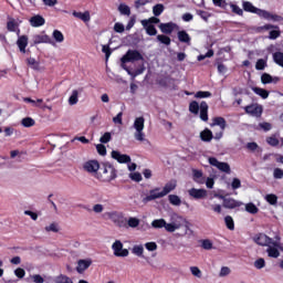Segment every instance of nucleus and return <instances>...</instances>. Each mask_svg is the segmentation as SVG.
Masks as SVG:
<instances>
[{
  "label": "nucleus",
  "instance_id": "13",
  "mask_svg": "<svg viewBox=\"0 0 283 283\" xmlns=\"http://www.w3.org/2000/svg\"><path fill=\"white\" fill-rule=\"evenodd\" d=\"M221 200H223V207L226 209H237V207H242V201H237L233 198H226L224 196H218Z\"/></svg>",
  "mask_w": 283,
  "mask_h": 283
},
{
  "label": "nucleus",
  "instance_id": "61",
  "mask_svg": "<svg viewBox=\"0 0 283 283\" xmlns=\"http://www.w3.org/2000/svg\"><path fill=\"white\" fill-rule=\"evenodd\" d=\"M273 176L276 180H282V178H283L282 168H275L274 171H273Z\"/></svg>",
  "mask_w": 283,
  "mask_h": 283
},
{
  "label": "nucleus",
  "instance_id": "33",
  "mask_svg": "<svg viewBox=\"0 0 283 283\" xmlns=\"http://www.w3.org/2000/svg\"><path fill=\"white\" fill-rule=\"evenodd\" d=\"M245 211L248 213H251L252 216H255V213H258L260 209L258 208V206H255V203L249 202L245 205Z\"/></svg>",
  "mask_w": 283,
  "mask_h": 283
},
{
  "label": "nucleus",
  "instance_id": "49",
  "mask_svg": "<svg viewBox=\"0 0 283 283\" xmlns=\"http://www.w3.org/2000/svg\"><path fill=\"white\" fill-rule=\"evenodd\" d=\"M17 21H14V19H11L7 22V29L9 32H15L17 31Z\"/></svg>",
  "mask_w": 283,
  "mask_h": 283
},
{
  "label": "nucleus",
  "instance_id": "62",
  "mask_svg": "<svg viewBox=\"0 0 283 283\" xmlns=\"http://www.w3.org/2000/svg\"><path fill=\"white\" fill-rule=\"evenodd\" d=\"M254 266L255 269H264V266H266V262L264 261V259H258L255 262H254Z\"/></svg>",
  "mask_w": 283,
  "mask_h": 283
},
{
  "label": "nucleus",
  "instance_id": "3",
  "mask_svg": "<svg viewBox=\"0 0 283 283\" xmlns=\"http://www.w3.org/2000/svg\"><path fill=\"white\" fill-rule=\"evenodd\" d=\"M185 222L186 220L182 218V216L174 212L170 214L169 223L166 226V231H168V233H174V231L182 229Z\"/></svg>",
  "mask_w": 283,
  "mask_h": 283
},
{
  "label": "nucleus",
  "instance_id": "29",
  "mask_svg": "<svg viewBox=\"0 0 283 283\" xmlns=\"http://www.w3.org/2000/svg\"><path fill=\"white\" fill-rule=\"evenodd\" d=\"M252 92H254V94H256L258 96H260L263 99L269 98V91L258 87V86H253L252 87Z\"/></svg>",
  "mask_w": 283,
  "mask_h": 283
},
{
  "label": "nucleus",
  "instance_id": "59",
  "mask_svg": "<svg viewBox=\"0 0 283 283\" xmlns=\"http://www.w3.org/2000/svg\"><path fill=\"white\" fill-rule=\"evenodd\" d=\"M145 249H147V251H157L158 244L156 242H147L145 243Z\"/></svg>",
  "mask_w": 283,
  "mask_h": 283
},
{
  "label": "nucleus",
  "instance_id": "25",
  "mask_svg": "<svg viewBox=\"0 0 283 283\" xmlns=\"http://www.w3.org/2000/svg\"><path fill=\"white\" fill-rule=\"evenodd\" d=\"M73 17H75L76 19H81V21H84V23H90L92 19V17L90 15V11H85L84 13L74 11Z\"/></svg>",
  "mask_w": 283,
  "mask_h": 283
},
{
  "label": "nucleus",
  "instance_id": "55",
  "mask_svg": "<svg viewBox=\"0 0 283 283\" xmlns=\"http://www.w3.org/2000/svg\"><path fill=\"white\" fill-rule=\"evenodd\" d=\"M227 275H231V269L229 266H222L219 273V277H227Z\"/></svg>",
  "mask_w": 283,
  "mask_h": 283
},
{
  "label": "nucleus",
  "instance_id": "11",
  "mask_svg": "<svg viewBox=\"0 0 283 283\" xmlns=\"http://www.w3.org/2000/svg\"><path fill=\"white\" fill-rule=\"evenodd\" d=\"M209 164L212 167H217L219 171H223V174H231V166H229L227 163L219 161L216 157H210Z\"/></svg>",
  "mask_w": 283,
  "mask_h": 283
},
{
  "label": "nucleus",
  "instance_id": "9",
  "mask_svg": "<svg viewBox=\"0 0 283 283\" xmlns=\"http://www.w3.org/2000/svg\"><path fill=\"white\" fill-rule=\"evenodd\" d=\"M108 218L109 220H112V222H114V224H116V227L119 228L125 227V222H127V219L125 218L123 212L118 211L108 212Z\"/></svg>",
  "mask_w": 283,
  "mask_h": 283
},
{
  "label": "nucleus",
  "instance_id": "2",
  "mask_svg": "<svg viewBox=\"0 0 283 283\" xmlns=\"http://www.w3.org/2000/svg\"><path fill=\"white\" fill-rule=\"evenodd\" d=\"M189 113L190 114H195L196 116H198V114H200V118L207 123V120H209V104H207V102H201L200 104H198V102L192 101L189 104Z\"/></svg>",
  "mask_w": 283,
  "mask_h": 283
},
{
  "label": "nucleus",
  "instance_id": "47",
  "mask_svg": "<svg viewBox=\"0 0 283 283\" xmlns=\"http://www.w3.org/2000/svg\"><path fill=\"white\" fill-rule=\"evenodd\" d=\"M44 229H45V231H46L48 233H50V232L59 233V223L53 222V223H51L50 226H46Z\"/></svg>",
  "mask_w": 283,
  "mask_h": 283
},
{
  "label": "nucleus",
  "instance_id": "32",
  "mask_svg": "<svg viewBox=\"0 0 283 283\" xmlns=\"http://www.w3.org/2000/svg\"><path fill=\"white\" fill-rule=\"evenodd\" d=\"M168 200L174 207H180L182 205V200L177 195H169Z\"/></svg>",
  "mask_w": 283,
  "mask_h": 283
},
{
  "label": "nucleus",
  "instance_id": "28",
  "mask_svg": "<svg viewBox=\"0 0 283 283\" xmlns=\"http://www.w3.org/2000/svg\"><path fill=\"white\" fill-rule=\"evenodd\" d=\"M153 229H166L167 230V221L165 219H155L151 222Z\"/></svg>",
  "mask_w": 283,
  "mask_h": 283
},
{
  "label": "nucleus",
  "instance_id": "56",
  "mask_svg": "<svg viewBox=\"0 0 283 283\" xmlns=\"http://www.w3.org/2000/svg\"><path fill=\"white\" fill-rule=\"evenodd\" d=\"M266 67V61L264 59H260L256 61L255 70L262 71Z\"/></svg>",
  "mask_w": 283,
  "mask_h": 283
},
{
  "label": "nucleus",
  "instance_id": "31",
  "mask_svg": "<svg viewBox=\"0 0 283 283\" xmlns=\"http://www.w3.org/2000/svg\"><path fill=\"white\" fill-rule=\"evenodd\" d=\"M143 28L146 30V34H148V36H156L158 34V30L154 24H146L143 25Z\"/></svg>",
  "mask_w": 283,
  "mask_h": 283
},
{
  "label": "nucleus",
  "instance_id": "22",
  "mask_svg": "<svg viewBox=\"0 0 283 283\" xmlns=\"http://www.w3.org/2000/svg\"><path fill=\"white\" fill-rule=\"evenodd\" d=\"M177 38L180 43H186V45H191V35L187 31L181 30L177 32Z\"/></svg>",
  "mask_w": 283,
  "mask_h": 283
},
{
  "label": "nucleus",
  "instance_id": "38",
  "mask_svg": "<svg viewBox=\"0 0 283 283\" xmlns=\"http://www.w3.org/2000/svg\"><path fill=\"white\" fill-rule=\"evenodd\" d=\"M224 222H226L227 229H229L230 231H233L235 229V222L233 221V217L227 216L224 218Z\"/></svg>",
  "mask_w": 283,
  "mask_h": 283
},
{
  "label": "nucleus",
  "instance_id": "14",
  "mask_svg": "<svg viewBox=\"0 0 283 283\" xmlns=\"http://www.w3.org/2000/svg\"><path fill=\"white\" fill-rule=\"evenodd\" d=\"M159 198H165L163 191H160V188H154L149 191V196H146L143 199V202L144 205H147V202H151V200H158Z\"/></svg>",
  "mask_w": 283,
  "mask_h": 283
},
{
  "label": "nucleus",
  "instance_id": "15",
  "mask_svg": "<svg viewBox=\"0 0 283 283\" xmlns=\"http://www.w3.org/2000/svg\"><path fill=\"white\" fill-rule=\"evenodd\" d=\"M33 45H39L41 43H49L50 45H54V41L48 34H35L32 38Z\"/></svg>",
  "mask_w": 283,
  "mask_h": 283
},
{
  "label": "nucleus",
  "instance_id": "42",
  "mask_svg": "<svg viewBox=\"0 0 283 283\" xmlns=\"http://www.w3.org/2000/svg\"><path fill=\"white\" fill-rule=\"evenodd\" d=\"M35 124H36V122H34V119L32 117H24L21 120V125L23 127H34Z\"/></svg>",
  "mask_w": 283,
  "mask_h": 283
},
{
  "label": "nucleus",
  "instance_id": "54",
  "mask_svg": "<svg viewBox=\"0 0 283 283\" xmlns=\"http://www.w3.org/2000/svg\"><path fill=\"white\" fill-rule=\"evenodd\" d=\"M230 8L234 14H238L239 17H242L244 14V11L238 6V4H230Z\"/></svg>",
  "mask_w": 283,
  "mask_h": 283
},
{
  "label": "nucleus",
  "instance_id": "37",
  "mask_svg": "<svg viewBox=\"0 0 283 283\" xmlns=\"http://www.w3.org/2000/svg\"><path fill=\"white\" fill-rule=\"evenodd\" d=\"M118 11L120 12V14H124L126 17H129V14H132V9L125 3L119 4Z\"/></svg>",
  "mask_w": 283,
  "mask_h": 283
},
{
  "label": "nucleus",
  "instance_id": "41",
  "mask_svg": "<svg viewBox=\"0 0 283 283\" xmlns=\"http://www.w3.org/2000/svg\"><path fill=\"white\" fill-rule=\"evenodd\" d=\"M53 39L56 41V43H63V41H65V36L59 30L53 31Z\"/></svg>",
  "mask_w": 283,
  "mask_h": 283
},
{
  "label": "nucleus",
  "instance_id": "6",
  "mask_svg": "<svg viewBox=\"0 0 283 283\" xmlns=\"http://www.w3.org/2000/svg\"><path fill=\"white\" fill-rule=\"evenodd\" d=\"M220 127L221 132L216 133L214 138L216 140H220L222 136H224V129H227V119L224 117H214L212 118V123L210 124V127Z\"/></svg>",
  "mask_w": 283,
  "mask_h": 283
},
{
  "label": "nucleus",
  "instance_id": "34",
  "mask_svg": "<svg viewBox=\"0 0 283 283\" xmlns=\"http://www.w3.org/2000/svg\"><path fill=\"white\" fill-rule=\"evenodd\" d=\"M126 222H127L128 227H130V229H136L140 224V219H138L136 217H130V218H128V220H126Z\"/></svg>",
  "mask_w": 283,
  "mask_h": 283
},
{
  "label": "nucleus",
  "instance_id": "24",
  "mask_svg": "<svg viewBox=\"0 0 283 283\" xmlns=\"http://www.w3.org/2000/svg\"><path fill=\"white\" fill-rule=\"evenodd\" d=\"M17 45L22 54H25V49L28 48V35H21L17 40Z\"/></svg>",
  "mask_w": 283,
  "mask_h": 283
},
{
  "label": "nucleus",
  "instance_id": "26",
  "mask_svg": "<svg viewBox=\"0 0 283 283\" xmlns=\"http://www.w3.org/2000/svg\"><path fill=\"white\" fill-rule=\"evenodd\" d=\"M200 138L203 143H211V140H213V133L211 129L206 128L200 133Z\"/></svg>",
  "mask_w": 283,
  "mask_h": 283
},
{
  "label": "nucleus",
  "instance_id": "50",
  "mask_svg": "<svg viewBox=\"0 0 283 283\" xmlns=\"http://www.w3.org/2000/svg\"><path fill=\"white\" fill-rule=\"evenodd\" d=\"M268 145H271V147H277L280 145V139L275 136H271L266 138Z\"/></svg>",
  "mask_w": 283,
  "mask_h": 283
},
{
  "label": "nucleus",
  "instance_id": "20",
  "mask_svg": "<svg viewBox=\"0 0 283 283\" xmlns=\"http://www.w3.org/2000/svg\"><path fill=\"white\" fill-rule=\"evenodd\" d=\"M176 187H178V181H176V179H171L170 181H168L161 190L164 198L165 196H168V193H171V191H174Z\"/></svg>",
  "mask_w": 283,
  "mask_h": 283
},
{
  "label": "nucleus",
  "instance_id": "43",
  "mask_svg": "<svg viewBox=\"0 0 283 283\" xmlns=\"http://www.w3.org/2000/svg\"><path fill=\"white\" fill-rule=\"evenodd\" d=\"M78 103V91L74 90L69 98L70 105H76Z\"/></svg>",
  "mask_w": 283,
  "mask_h": 283
},
{
  "label": "nucleus",
  "instance_id": "1",
  "mask_svg": "<svg viewBox=\"0 0 283 283\" xmlns=\"http://www.w3.org/2000/svg\"><path fill=\"white\" fill-rule=\"evenodd\" d=\"M243 10L245 12H251L252 14H258L261 19H266L268 21H283L282 15L273 14L266 10H262L253 6L250 1H243Z\"/></svg>",
  "mask_w": 283,
  "mask_h": 283
},
{
  "label": "nucleus",
  "instance_id": "44",
  "mask_svg": "<svg viewBox=\"0 0 283 283\" xmlns=\"http://www.w3.org/2000/svg\"><path fill=\"white\" fill-rule=\"evenodd\" d=\"M268 255L269 258H280V251L276 248H272L271 245H268Z\"/></svg>",
  "mask_w": 283,
  "mask_h": 283
},
{
  "label": "nucleus",
  "instance_id": "12",
  "mask_svg": "<svg viewBox=\"0 0 283 283\" xmlns=\"http://www.w3.org/2000/svg\"><path fill=\"white\" fill-rule=\"evenodd\" d=\"M245 114H249V116H254L255 118H260L262 116V105L259 104H251L244 107Z\"/></svg>",
  "mask_w": 283,
  "mask_h": 283
},
{
  "label": "nucleus",
  "instance_id": "27",
  "mask_svg": "<svg viewBox=\"0 0 283 283\" xmlns=\"http://www.w3.org/2000/svg\"><path fill=\"white\" fill-rule=\"evenodd\" d=\"M277 81H280V77L273 78V76H271L269 73H263L261 76V82L263 85H268L269 83H277Z\"/></svg>",
  "mask_w": 283,
  "mask_h": 283
},
{
  "label": "nucleus",
  "instance_id": "4",
  "mask_svg": "<svg viewBox=\"0 0 283 283\" xmlns=\"http://www.w3.org/2000/svg\"><path fill=\"white\" fill-rule=\"evenodd\" d=\"M134 129H136L134 136L136 140H139V143H143L145 140V133L143 129H145V117H137L134 122Z\"/></svg>",
  "mask_w": 283,
  "mask_h": 283
},
{
  "label": "nucleus",
  "instance_id": "39",
  "mask_svg": "<svg viewBox=\"0 0 283 283\" xmlns=\"http://www.w3.org/2000/svg\"><path fill=\"white\" fill-rule=\"evenodd\" d=\"M273 61L276 63V65H280L283 67V53L282 52H275L273 53Z\"/></svg>",
  "mask_w": 283,
  "mask_h": 283
},
{
  "label": "nucleus",
  "instance_id": "19",
  "mask_svg": "<svg viewBox=\"0 0 283 283\" xmlns=\"http://www.w3.org/2000/svg\"><path fill=\"white\" fill-rule=\"evenodd\" d=\"M176 28H178V24L174 22L159 24V30L163 32V34H171L176 30Z\"/></svg>",
  "mask_w": 283,
  "mask_h": 283
},
{
  "label": "nucleus",
  "instance_id": "64",
  "mask_svg": "<svg viewBox=\"0 0 283 283\" xmlns=\"http://www.w3.org/2000/svg\"><path fill=\"white\" fill-rule=\"evenodd\" d=\"M31 280L34 282V283H43L45 282V279H43V276H41L40 274H34L31 276Z\"/></svg>",
  "mask_w": 283,
  "mask_h": 283
},
{
  "label": "nucleus",
  "instance_id": "45",
  "mask_svg": "<svg viewBox=\"0 0 283 283\" xmlns=\"http://www.w3.org/2000/svg\"><path fill=\"white\" fill-rule=\"evenodd\" d=\"M245 147L249 151H262V148L255 142L248 143Z\"/></svg>",
  "mask_w": 283,
  "mask_h": 283
},
{
  "label": "nucleus",
  "instance_id": "8",
  "mask_svg": "<svg viewBox=\"0 0 283 283\" xmlns=\"http://www.w3.org/2000/svg\"><path fill=\"white\" fill-rule=\"evenodd\" d=\"M253 240L259 247H271V244L272 247H277V242L273 241V239L264 233L256 234Z\"/></svg>",
  "mask_w": 283,
  "mask_h": 283
},
{
  "label": "nucleus",
  "instance_id": "17",
  "mask_svg": "<svg viewBox=\"0 0 283 283\" xmlns=\"http://www.w3.org/2000/svg\"><path fill=\"white\" fill-rule=\"evenodd\" d=\"M83 168L88 174H96V171L101 169V164H98L96 160H88L84 164Z\"/></svg>",
  "mask_w": 283,
  "mask_h": 283
},
{
  "label": "nucleus",
  "instance_id": "63",
  "mask_svg": "<svg viewBox=\"0 0 283 283\" xmlns=\"http://www.w3.org/2000/svg\"><path fill=\"white\" fill-rule=\"evenodd\" d=\"M195 182H200V178H202V172L200 170H192Z\"/></svg>",
  "mask_w": 283,
  "mask_h": 283
},
{
  "label": "nucleus",
  "instance_id": "23",
  "mask_svg": "<svg viewBox=\"0 0 283 283\" xmlns=\"http://www.w3.org/2000/svg\"><path fill=\"white\" fill-rule=\"evenodd\" d=\"M29 21L32 28H41V25H45V18L42 15H34Z\"/></svg>",
  "mask_w": 283,
  "mask_h": 283
},
{
  "label": "nucleus",
  "instance_id": "51",
  "mask_svg": "<svg viewBox=\"0 0 283 283\" xmlns=\"http://www.w3.org/2000/svg\"><path fill=\"white\" fill-rule=\"evenodd\" d=\"M265 200L266 202H269V205H272V206L277 205V197L274 193L266 195Z\"/></svg>",
  "mask_w": 283,
  "mask_h": 283
},
{
  "label": "nucleus",
  "instance_id": "58",
  "mask_svg": "<svg viewBox=\"0 0 283 283\" xmlns=\"http://www.w3.org/2000/svg\"><path fill=\"white\" fill-rule=\"evenodd\" d=\"M198 17H201L206 22L209 21V17H211V13L202 10H197Z\"/></svg>",
  "mask_w": 283,
  "mask_h": 283
},
{
  "label": "nucleus",
  "instance_id": "35",
  "mask_svg": "<svg viewBox=\"0 0 283 283\" xmlns=\"http://www.w3.org/2000/svg\"><path fill=\"white\" fill-rule=\"evenodd\" d=\"M163 12H165V6L164 4L158 3V4L153 7L154 17H160L163 14Z\"/></svg>",
  "mask_w": 283,
  "mask_h": 283
},
{
  "label": "nucleus",
  "instance_id": "57",
  "mask_svg": "<svg viewBox=\"0 0 283 283\" xmlns=\"http://www.w3.org/2000/svg\"><path fill=\"white\" fill-rule=\"evenodd\" d=\"M190 273H192L195 277H202V271H200L198 266H191Z\"/></svg>",
  "mask_w": 283,
  "mask_h": 283
},
{
  "label": "nucleus",
  "instance_id": "60",
  "mask_svg": "<svg viewBox=\"0 0 283 283\" xmlns=\"http://www.w3.org/2000/svg\"><path fill=\"white\" fill-rule=\"evenodd\" d=\"M130 180H134V182H140L143 180V175L140 172H133L129 175Z\"/></svg>",
  "mask_w": 283,
  "mask_h": 283
},
{
  "label": "nucleus",
  "instance_id": "5",
  "mask_svg": "<svg viewBox=\"0 0 283 283\" xmlns=\"http://www.w3.org/2000/svg\"><path fill=\"white\" fill-rule=\"evenodd\" d=\"M143 54L138 52V50H128L125 55L120 59L123 65L125 63H136V61H143Z\"/></svg>",
  "mask_w": 283,
  "mask_h": 283
},
{
  "label": "nucleus",
  "instance_id": "40",
  "mask_svg": "<svg viewBox=\"0 0 283 283\" xmlns=\"http://www.w3.org/2000/svg\"><path fill=\"white\" fill-rule=\"evenodd\" d=\"M157 41H159V43H163V45H171V38L165 34L157 35Z\"/></svg>",
  "mask_w": 283,
  "mask_h": 283
},
{
  "label": "nucleus",
  "instance_id": "21",
  "mask_svg": "<svg viewBox=\"0 0 283 283\" xmlns=\"http://www.w3.org/2000/svg\"><path fill=\"white\" fill-rule=\"evenodd\" d=\"M88 266H92V260L81 259L77 261L76 271H77V273H85V271H87Z\"/></svg>",
  "mask_w": 283,
  "mask_h": 283
},
{
  "label": "nucleus",
  "instance_id": "7",
  "mask_svg": "<svg viewBox=\"0 0 283 283\" xmlns=\"http://www.w3.org/2000/svg\"><path fill=\"white\" fill-rule=\"evenodd\" d=\"M102 171H103L104 180H106V182H112V180H116L117 171L112 164L109 163L104 164Z\"/></svg>",
  "mask_w": 283,
  "mask_h": 283
},
{
  "label": "nucleus",
  "instance_id": "53",
  "mask_svg": "<svg viewBox=\"0 0 283 283\" xmlns=\"http://www.w3.org/2000/svg\"><path fill=\"white\" fill-rule=\"evenodd\" d=\"M96 149H97V154H99V156H107V148L105 147V145L97 144Z\"/></svg>",
  "mask_w": 283,
  "mask_h": 283
},
{
  "label": "nucleus",
  "instance_id": "52",
  "mask_svg": "<svg viewBox=\"0 0 283 283\" xmlns=\"http://www.w3.org/2000/svg\"><path fill=\"white\" fill-rule=\"evenodd\" d=\"M109 140H112V133H109V132L105 133V134L99 138V143H102V145H106V143H109Z\"/></svg>",
  "mask_w": 283,
  "mask_h": 283
},
{
  "label": "nucleus",
  "instance_id": "18",
  "mask_svg": "<svg viewBox=\"0 0 283 283\" xmlns=\"http://www.w3.org/2000/svg\"><path fill=\"white\" fill-rule=\"evenodd\" d=\"M111 156L112 158H114V160H117V163L119 164L132 163V157H129V155H123L120 154V151L117 150H113Z\"/></svg>",
  "mask_w": 283,
  "mask_h": 283
},
{
  "label": "nucleus",
  "instance_id": "10",
  "mask_svg": "<svg viewBox=\"0 0 283 283\" xmlns=\"http://www.w3.org/2000/svg\"><path fill=\"white\" fill-rule=\"evenodd\" d=\"M112 249L115 258H127V255H129V250L123 249V242H120V240H116L113 243Z\"/></svg>",
  "mask_w": 283,
  "mask_h": 283
},
{
  "label": "nucleus",
  "instance_id": "46",
  "mask_svg": "<svg viewBox=\"0 0 283 283\" xmlns=\"http://www.w3.org/2000/svg\"><path fill=\"white\" fill-rule=\"evenodd\" d=\"M153 23H155V24L160 23V19L156 18V15H155V17L149 18L148 20H142V25L147 27V24L153 25Z\"/></svg>",
  "mask_w": 283,
  "mask_h": 283
},
{
  "label": "nucleus",
  "instance_id": "48",
  "mask_svg": "<svg viewBox=\"0 0 283 283\" xmlns=\"http://www.w3.org/2000/svg\"><path fill=\"white\" fill-rule=\"evenodd\" d=\"M196 98H211V92L209 91H198L195 95Z\"/></svg>",
  "mask_w": 283,
  "mask_h": 283
},
{
  "label": "nucleus",
  "instance_id": "30",
  "mask_svg": "<svg viewBox=\"0 0 283 283\" xmlns=\"http://www.w3.org/2000/svg\"><path fill=\"white\" fill-rule=\"evenodd\" d=\"M132 253L134 255H137V258H145V255H144L145 248L143 247V244L134 245L133 249H132Z\"/></svg>",
  "mask_w": 283,
  "mask_h": 283
},
{
  "label": "nucleus",
  "instance_id": "16",
  "mask_svg": "<svg viewBox=\"0 0 283 283\" xmlns=\"http://www.w3.org/2000/svg\"><path fill=\"white\" fill-rule=\"evenodd\" d=\"M188 195L190 196V198H193L195 200H202V199L207 198V190L191 188L188 190Z\"/></svg>",
  "mask_w": 283,
  "mask_h": 283
},
{
  "label": "nucleus",
  "instance_id": "36",
  "mask_svg": "<svg viewBox=\"0 0 283 283\" xmlns=\"http://www.w3.org/2000/svg\"><path fill=\"white\" fill-rule=\"evenodd\" d=\"M55 283H74L67 275L60 274L54 277Z\"/></svg>",
  "mask_w": 283,
  "mask_h": 283
}]
</instances>
